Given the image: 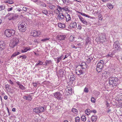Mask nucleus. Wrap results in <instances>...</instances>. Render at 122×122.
I'll list each match as a JSON object with an SVG mask.
<instances>
[{"label":"nucleus","mask_w":122,"mask_h":122,"mask_svg":"<svg viewBox=\"0 0 122 122\" xmlns=\"http://www.w3.org/2000/svg\"><path fill=\"white\" fill-rule=\"evenodd\" d=\"M27 24L22 21L19 22L18 24V28L19 30L22 32L25 31L27 29Z\"/></svg>","instance_id":"obj_1"},{"label":"nucleus","mask_w":122,"mask_h":122,"mask_svg":"<svg viewBox=\"0 0 122 122\" xmlns=\"http://www.w3.org/2000/svg\"><path fill=\"white\" fill-rule=\"evenodd\" d=\"M15 33V30L11 28L6 30L4 32V34L6 37H9L11 36H14Z\"/></svg>","instance_id":"obj_2"},{"label":"nucleus","mask_w":122,"mask_h":122,"mask_svg":"<svg viewBox=\"0 0 122 122\" xmlns=\"http://www.w3.org/2000/svg\"><path fill=\"white\" fill-rule=\"evenodd\" d=\"M118 80L117 77H111L110 78L109 84L110 85H112L113 87L117 85V82Z\"/></svg>","instance_id":"obj_3"},{"label":"nucleus","mask_w":122,"mask_h":122,"mask_svg":"<svg viewBox=\"0 0 122 122\" xmlns=\"http://www.w3.org/2000/svg\"><path fill=\"white\" fill-rule=\"evenodd\" d=\"M46 110V107L45 106L43 107L40 106L34 108L33 111L34 112L36 113H39L43 112Z\"/></svg>","instance_id":"obj_4"},{"label":"nucleus","mask_w":122,"mask_h":122,"mask_svg":"<svg viewBox=\"0 0 122 122\" xmlns=\"http://www.w3.org/2000/svg\"><path fill=\"white\" fill-rule=\"evenodd\" d=\"M19 42L18 39L16 38L15 37L11 41L9 44L10 46V47L13 48L18 45Z\"/></svg>","instance_id":"obj_5"},{"label":"nucleus","mask_w":122,"mask_h":122,"mask_svg":"<svg viewBox=\"0 0 122 122\" xmlns=\"http://www.w3.org/2000/svg\"><path fill=\"white\" fill-rule=\"evenodd\" d=\"M120 44L119 42L117 41H116L114 43L113 45V48H114L117 51H120L121 48L120 46Z\"/></svg>","instance_id":"obj_6"},{"label":"nucleus","mask_w":122,"mask_h":122,"mask_svg":"<svg viewBox=\"0 0 122 122\" xmlns=\"http://www.w3.org/2000/svg\"><path fill=\"white\" fill-rule=\"evenodd\" d=\"M41 33V32L39 31L33 30L31 32L30 34L34 37H37L39 36Z\"/></svg>","instance_id":"obj_7"},{"label":"nucleus","mask_w":122,"mask_h":122,"mask_svg":"<svg viewBox=\"0 0 122 122\" xmlns=\"http://www.w3.org/2000/svg\"><path fill=\"white\" fill-rule=\"evenodd\" d=\"M55 97L59 100H61L62 98V94L59 92H57L54 93Z\"/></svg>","instance_id":"obj_8"},{"label":"nucleus","mask_w":122,"mask_h":122,"mask_svg":"<svg viewBox=\"0 0 122 122\" xmlns=\"http://www.w3.org/2000/svg\"><path fill=\"white\" fill-rule=\"evenodd\" d=\"M70 27V29H71L73 28H76L77 27V25L76 22L72 21L70 24L69 25Z\"/></svg>","instance_id":"obj_9"},{"label":"nucleus","mask_w":122,"mask_h":122,"mask_svg":"<svg viewBox=\"0 0 122 122\" xmlns=\"http://www.w3.org/2000/svg\"><path fill=\"white\" fill-rule=\"evenodd\" d=\"M105 34H102L99 38V40L101 42H104L106 40V37Z\"/></svg>","instance_id":"obj_10"},{"label":"nucleus","mask_w":122,"mask_h":122,"mask_svg":"<svg viewBox=\"0 0 122 122\" xmlns=\"http://www.w3.org/2000/svg\"><path fill=\"white\" fill-rule=\"evenodd\" d=\"M5 48V44L3 41H0V52L2 51Z\"/></svg>","instance_id":"obj_11"},{"label":"nucleus","mask_w":122,"mask_h":122,"mask_svg":"<svg viewBox=\"0 0 122 122\" xmlns=\"http://www.w3.org/2000/svg\"><path fill=\"white\" fill-rule=\"evenodd\" d=\"M76 73L77 75H80L84 73V72L81 70V69H78L77 67L76 69Z\"/></svg>","instance_id":"obj_12"},{"label":"nucleus","mask_w":122,"mask_h":122,"mask_svg":"<svg viewBox=\"0 0 122 122\" xmlns=\"http://www.w3.org/2000/svg\"><path fill=\"white\" fill-rule=\"evenodd\" d=\"M78 17L80 20L84 24L86 25L87 24V22L84 18L80 15H78Z\"/></svg>","instance_id":"obj_13"},{"label":"nucleus","mask_w":122,"mask_h":122,"mask_svg":"<svg viewBox=\"0 0 122 122\" xmlns=\"http://www.w3.org/2000/svg\"><path fill=\"white\" fill-rule=\"evenodd\" d=\"M66 37V36L65 35H59L57 38V39L59 40H64Z\"/></svg>","instance_id":"obj_14"},{"label":"nucleus","mask_w":122,"mask_h":122,"mask_svg":"<svg viewBox=\"0 0 122 122\" xmlns=\"http://www.w3.org/2000/svg\"><path fill=\"white\" fill-rule=\"evenodd\" d=\"M109 72L105 71L102 73V76L106 78H107L109 76Z\"/></svg>","instance_id":"obj_15"},{"label":"nucleus","mask_w":122,"mask_h":122,"mask_svg":"<svg viewBox=\"0 0 122 122\" xmlns=\"http://www.w3.org/2000/svg\"><path fill=\"white\" fill-rule=\"evenodd\" d=\"M81 68L83 69L86 68H87V66L86 63L85 62H82L81 63V64L79 66Z\"/></svg>","instance_id":"obj_16"},{"label":"nucleus","mask_w":122,"mask_h":122,"mask_svg":"<svg viewBox=\"0 0 122 122\" xmlns=\"http://www.w3.org/2000/svg\"><path fill=\"white\" fill-rule=\"evenodd\" d=\"M6 16L7 17L12 16V17L13 19V20L15 19L16 18H17V17H16V16H15L14 14H11L9 13H8L6 15Z\"/></svg>","instance_id":"obj_17"},{"label":"nucleus","mask_w":122,"mask_h":122,"mask_svg":"<svg viewBox=\"0 0 122 122\" xmlns=\"http://www.w3.org/2000/svg\"><path fill=\"white\" fill-rule=\"evenodd\" d=\"M103 61L102 60H101L99 61L97 63V66L103 68L104 65Z\"/></svg>","instance_id":"obj_18"},{"label":"nucleus","mask_w":122,"mask_h":122,"mask_svg":"<svg viewBox=\"0 0 122 122\" xmlns=\"http://www.w3.org/2000/svg\"><path fill=\"white\" fill-rule=\"evenodd\" d=\"M24 99L26 100L30 101L32 99L31 96L30 95H27V96H24L23 97Z\"/></svg>","instance_id":"obj_19"},{"label":"nucleus","mask_w":122,"mask_h":122,"mask_svg":"<svg viewBox=\"0 0 122 122\" xmlns=\"http://www.w3.org/2000/svg\"><path fill=\"white\" fill-rule=\"evenodd\" d=\"M63 57V56L62 55L59 57H58L56 58H55V61H57V63H58L61 61V60Z\"/></svg>","instance_id":"obj_20"},{"label":"nucleus","mask_w":122,"mask_h":122,"mask_svg":"<svg viewBox=\"0 0 122 122\" xmlns=\"http://www.w3.org/2000/svg\"><path fill=\"white\" fill-rule=\"evenodd\" d=\"M57 17L60 20H62L64 19V15L62 13H59Z\"/></svg>","instance_id":"obj_21"},{"label":"nucleus","mask_w":122,"mask_h":122,"mask_svg":"<svg viewBox=\"0 0 122 122\" xmlns=\"http://www.w3.org/2000/svg\"><path fill=\"white\" fill-rule=\"evenodd\" d=\"M65 17L67 22H68L71 20V18L70 15L67 13L66 14V15H65Z\"/></svg>","instance_id":"obj_22"},{"label":"nucleus","mask_w":122,"mask_h":122,"mask_svg":"<svg viewBox=\"0 0 122 122\" xmlns=\"http://www.w3.org/2000/svg\"><path fill=\"white\" fill-rule=\"evenodd\" d=\"M58 5H56V8H55V9L54 10L53 12L54 13L57 14L58 13L59 14V10L58 9Z\"/></svg>","instance_id":"obj_23"},{"label":"nucleus","mask_w":122,"mask_h":122,"mask_svg":"<svg viewBox=\"0 0 122 122\" xmlns=\"http://www.w3.org/2000/svg\"><path fill=\"white\" fill-rule=\"evenodd\" d=\"M97 116L93 115L91 117V119L92 122H95L97 119Z\"/></svg>","instance_id":"obj_24"},{"label":"nucleus","mask_w":122,"mask_h":122,"mask_svg":"<svg viewBox=\"0 0 122 122\" xmlns=\"http://www.w3.org/2000/svg\"><path fill=\"white\" fill-rule=\"evenodd\" d=\"M31 50L30 48H28V47H27L24 49V50H21V52L22 53L25 52L27 51H30Z\"/></svg>","instance_id":"obj_25"},{"label":"nucleus","mask_w":122,"mask_h":122,"mask_svg":"<svg viewBox=\"0 0 122 122\" xmlns=\"http://www.w3.org/2000/svg\"><path fill=\"white\" fill-rule=\"evenodd\" d=\"M107 6L111 10L113 8V6L112 4L110 3H108L107 4Z\"/></svg>","instance_id":"obj_26"},{"label":"nucleus","mask_w":122,"mask_h":122,"mask_svg":"<svg viewBox=\"0 0 122 122\" xmlns=\"http://www.w3.org/2000/svg\"><path fill=\"white\" fill-rule=\"evenodd\" d=\"M58 25L59 27L61 28H63L65 27V25L64 24H62L60 23H58Z\"/></svg>","instance_id":"obj_27"},{"label":"nucleus","mask_w":122,"mask_h":122,"mask_svg":"<svg viewBox=\"0 0 122 122\" xmlns=\"http://www.w3.org/2000/svg\"><path fill=\"white\" fill-rule=\"evenodd\" d=\"M117 97L118 98L119 101L122 100V93H120L119 94H118Z\"/></svg>","instance_id":"obj_28"},{"label":"nucleus","mask_w":122,"mask_h":122,"mask_svg":"<svg viewBox=\"0 0 122 122\" xmlns=\"http://www.w3.org/2000/svg\"><path fill=\"white\" fill-rule=\"evenodd\" d=\"M75 76L73 75H71L70 78V81H74L75 79Z\"/></svg>","instance_id":"obj_29"},{"label":"nucleus","mask_w":122,"mask_h":122,"mask_svg":"<svg viewBox=\"0 0 122 122\" xmlns=\"http://www.w3.org/2000/svg\"><path fill=\"white\" fill-rule=\"evenodd\" d=\"M20 54L19 52L17 51L14 53L11 56V57L13 58V57L15 56Z\"/></svg>","instance_id":"obj_30"},{"label":"nucleus","mask_w":122,"mask_h":122,"mask_svg":"<svg viewBox=\"0 0 122 122\" xmlns=\"http://www.w3.org/2000/svg\"><path fill=\"white\" fill-rule=\"evenodd\" d=\"M81 15L83 16H85L86 17H88V18H90L91 19H93L94 18V17H91V16H89L87 15L86 14H85L84 13H82L81 14Z\"/></svg>","instance_id":"obj_31"},{"label":"nucleus","mask_w":122,"mask_h":122,"mask_svg":"<svg viewBox=\"0 0 122 122\" xmlns=\"http://www.w3.org/2000/svg\"><path fill=\"white\" fill-rule=\"evenodd\" d=\"M43 63L40 61H39L38 63H37L35 66V67H37L38 65H41L43 64Z\"/></svg>","instance_id":"obj_32"},{"label":"nucleus","mask_w":122,"mask_h":122,"mask_svg":"<svg viewBox=\"0 0 122 122\" xmlns=\"http://www.w3.org/2000/svg\"><path fill=\"white\" fill-rule=\"evenodd\" d=\"M49 7L50 9L53 10H54L55 8H56V5H49Z\"/></svg>","instance_id":"obj_33"},{"label":"nucleus","mask_w":122,"mask_h":122,"mask_svg":"<svg viewBox=\"0 0 122 122\" xmlns=\"http://www.w3.org/2000/svg\"><path fill=\"white\" fill-rule=\"evenodd\" d=\"M51 63V60L48 61L47 60L45 62V66H47L48 65L50 64Z\"/></svg>","instance_id":"obj_34"},{"label":"nucleus","mask_w":122,"mask_h":122,"mask_svg":"<svg viewBox=\"0 0 122 122\" xmlns=\"http://www.w3.org/2000/svg\"><path fill=\"white\" fill-rule=\"evenodd\" d=\"M102 68L97 66L96 68V70L97 72H99L102 71Z\"/></svg>","instance_id":"obj_35"},{"label":"nucleus","mask_w":122,"mask_h":122,"mask_svg":"<svg viewBox=\"0 0 122 122\" xmlns=\"http://www.w3.org/2000/svg\"><path fill=\"white\" fill-rule=\"evenodd\" d=\"M113 55L114 53H109V54L106 56L107 57H112L113 56Z\"/></svg>","instance_id":"obj_36"},{"label":"nucleus","mask_w":122,"mask_h":122,"mask_svg":"<svg viewBox=\"0 0 122 122\" xmlns=\"http://www.w3.org/2000/svg\"><path fill=\"white\" fill-rule=\"evenodd\" d=\"M81 119L82 121H85L86 120V118L85 116H82L81 117Z\"/></svg>","instance_id":"obj_37"},{"label":"nucleus","mask_w":122,"mask_h":122,"mask_svg":"<svg viewBox=\"0 0 122 122\" xmlns=\"http://www.w3.org/2000/svg\"><path fill=\"white\" fill-rule=\"evenodd\" d=\"M58 7H59V8H58V9L59 10V13H62V7H61L59 5H58Z\"/></svg>","instance_id":"obj_38"},{"label":"nucleus","mask_w":122,"mask_h":122,"mask_svg":"<svg viewBox=\"0 0 122 122\" xmlns=\"http://www.w3.org/2000/svg\"><path fill=\"white\" fill-rule=\"evenodd\" d=\"M80 118L78 117H77L75 118V121L76 122H79Z\"/></svg>","instance_id":"obj_39"},{"label":"nucleus","mask_w":122,"mask_h":122,"mask_svg":"<svg viewBox=\"0 0 122 122\" xmlns=\"http://www.w3.org/2000/svg\"><path fill=\"white\" fill-rule=\"evenodd\" d=\"M72 111L75 113L76 114L77 113V109L75 108H73L72 109Z\"/></svg>","instance_id":"obj_40"},{"label":"nucleus","mask_w":122,"mask_h":122,"mask_svg":"<svg viewBox=\"0 0 122 122\" xmlns=\"http://www.w3.org/2000/svg\"><path fill=\"white\" fill-rule=\"evenodd\" d=\"M91 111L90 109H88L86 110L85 112L88 113H87V115H88L90 114V113L89 112H91Z\"/></svg>","instance_id":"obj_41"},{"label":"nucleus","mask_w":122,"mask_h":122,"mask_svg":"<svg viewBox=\"0 0 122 122\" xmlns=\"http://www.w3.org/2000/svg\"><path fill=\"white\" fill-rule=\"evenodd\" d=\"M5 8L4 6L0 5V11L4 10L5 9Z\"/></svg>","instance_id":"obj_42"},{"label":"nucleus","mask_w":122,"mask_h":122,"mask_svg":"<svg viewBox=\"0 0 122 122\" xmlns=\"http://www.w3.org/2000/svg\"><path fill=\"white\" fill-rule=\"evenodd\" d=\"M49 39H50L49 38H44V39H41V41H42L45 42V41H47L49 40Z\"/></svg>","instance_id":"obj_43"},{"label":"nucleus","mask_w":122,"mask_h":122,"mask_svg":"<svg viewBox=\"0 0 122 122\" xmlns=\"http://www.w3.org/2000/svg\"><path fill=\"white\" fill-rule=\"evenodd\" d=\"M91 101L93 103H95L96 101V100L94 98L92 97L91 98Z\"/></svg>","instance_id":"obj_44"},{"label":"nucleus","mask_w":122,"mask_h":122,"mask_svg":"<svg viewBox=\"0 0 122 122\" xmlns=\"http://www.w3.org/2000/svg\"><path fill=\"white\" fill-rule=\"evenodd\" d=\"M90 39L89 38H87L86 40V44L90 43Z\"/></svg>","instance_id":"obj_45"},{"label":"nucleus","mask_w":122,"mask_h":122,"mask_svg":"<svg viewBox=\"0 0 122 122\" xmlns=\"http://www.w3.org/2000/svg\"><path fill=\"white\" fill-rule=\"evenodd\" d=\"M42 12L43 13L45 14L46 15H47L48 13V12L46 10H43Z\"/></svg>","instance_id":"obj_46"},{"label":"nucleus","mask_w":122,"mask_h":122,"mask_svg":"<svg viewBox=\"0 0 122 122\" xmlns=\"http://www.w3.org/2000/svg\"><path fill=\"white\" fill-rule=\"evenodd\" d=\"M19 88L22 90H23L25 89V87L22 84L20 85V86H19Z\"/></svg>","instance_id":"obj_47"},{"label":"nucleus","mask_w":122,"mask_h":122,"mask_svg":"<svg viewBox=\"0 0 122 122\" xmlns=\"http://www.w3.org/2000/svg\"><path fill=\"white\" fill-rule=\"evenodd\" d=\"M84 91L85 92H86V93H87L89 91L88 90V89L87 88L85 87L84 89Z\"/></svg>","instance_id":"obj_48"},{"label":"nucleus","mask_w":122,"mask_h":122,"mask_svg":"<svg viewBox=\"0 0 122 122\" xmlns=\"http://www.w3.org/2000/svg\"><path fill=\"white\" fill-rule=\"evenodd\" d=\"M10 87V86L8 84H7L5 85V88L7 89V90L9 89Z\"/></svg>","instance_id":"obj_49"},{"label":"nucleus","mask_w":122,"mask_h":122,"mask_svg":"<svg viewBox=\"0 0 122 122\" xmlns=\"http://www.w3.org/2000/svg\"><path fill=\"white\" fill-rule=\"evenodd\" d=\"M40 5L42 6H43V7H46V5L45 3H42Z\"/></svg>","instance_id":"obj_50"},{"label":"nucleus","mask_w":122,"mask_h":122,"mask_svg":"<svg viewBox=\"0 0 122 122\" xmlns=\"http://www.w3.org/2000/svg\"><path fill=\"white\" fill-rule=\"evenodd\" d=\"M89 57L87 59V61L86 62L88 63H90L91 61H90V59H89Z\"/></svg>","instance_id":"obj_51"},{"label":"nucleus","mask_w":122,"mask_h":122,"mask_svg":"<svg viewBox=\"0 0 122 122\" xmlns=\"http://www.w3.org/2000/svg\"><path fill=\"white\" fill-rule=\"evenodd\" d=\"M77 28L78 29L80 30H81L82 28V27L80 25H79L78 26Z\"/></svg>","instance_id":"obj_52"},{"label":"nucleus","mask_w":122,"mask_h":122,"mask_svg":"<svg viewBox=\"0 0 122 122\" xmlns=\"http://www.w3.org/2000/svg\"><path fill=\"white\" fill-rule=\"evenodd\" d=\"M27 9V8L26 7H24L23 8L22 10H23L25 11H26Z\"/></svg>","instance_id":"obj_53"},{"label":"nucleus","mask_w":122,"mask_h":122,"mask_svg":"<svg viewBox=\"0 0 122 122\" xmlns=\"http://www.w3.org/2000/svg\"><path fill=\"white\" fill-rule=\"evenodd\" d=\"M8 1L9 2L8 3L9 4H11L14 3V2H13L12 0H8Z\"/></svg>","instance_id":"obj_54"},{"label":"nucleus","mask_w":122,"mask_h":122,"mask_svg":"<svg viewBox=\"0 0 122 122\" xmlns=\"http://www.w3.org/2000/svg\"><path fill=\"white\" fill-rule=\"evenodd\" d=\"M64 7V11H66L68 10V9L67 6Z\"/></svg>","instance_id":"obj_55"},{"label":"nucleus","mask_w":122,"mask_h":122,"mask_svg":"<svg viewBox=\"0 0 122 122\" xmlns=\"http://www.w3.org/2000/svg\"><path fill=\"white\" fill-rule=\"evenodd\" d=\"M13 9V8L12 7H11L10 8H8L7 9V10L8 11H10L12 10Z\"/></svg>","instance_id":"obj_56"},{"label":"nucleus","mask_w":122,"mask_h":122,"mask_svg":"<svg viewBox=\"0 0 122 122\" xmlns=\"http://www.w3.org/2000/svg\"><path fill=\"white\" fill-rule=\"evenodd\" d=\"M8 19L9 20H13V19L12 17V16H9Z\"/></svg>","instance_id":"obj_57"},{"label":"nucleus","mask_w":122,"mask_h":122,"mask_svg":"<svg viewBox=\"0 0 122 122\" xmlns=\"http://www.w3.org/2000/svg\"><path fill=\"white\" fill-rule=\"evenodd\" d=\"M89 59H90V61L91 62L92 61V60H93V61H94V60H93V58L91 56H89Z\"/></svg>","instance_id":"obj_58"},{"label":"nucleus","mask_w":122,"mask_h":122,"mask_svg":"<svg viewBox=\"0 0 122 122\" xmlns=\"http://www.w3.org/2000/svg\"><path fill=\"white\" fill-rule=\"evenodd\" d=\"M59 73H60L61 75L62 74L63 75L64 72L63 71L61 70L60 71Z\"/></svg>","instance_id":"obj_59"},{"label":"nucleus","mask_w":122,"mask_h":122,"mask_svg":"<svg viewBox=\"0 0 122 122\" xmlns=\"http://www.w3.org/2000/svg\"><path fill=\"white\" fill-rule=\"evenodd\" d=\"M92 112L94 113H96L97 112L95 110H92L91 111V112Z\"/></svg>","instance_id":"obj_60"},{"label":"nucleus","mask_w":122,"mask_h":122,"mask_svg":"<svg viewBox=\"0 0 122 122\" xmlns=\"http://www.w3.org/2000/svg\"><path fill=\"white\" fill-rule=\"evenodd\" d=\"M16 83L19 86H20L21 85V84L20 83V82L19 81H18L16 82Z\"/></svg>","instance_id":"obj_61"},{"label":"nucleus","mask_w":122,"mask_h":122,"mask_svg":"<svg viewBox=\"0 0 122 122\" xmlns=\"http://www.w3.org/2000/svg\"><path fill=\"white\" fill-rule=\"evenodd\" d=\"M9 82L12 85H13L14 84L13 82L11 80H10Z\"/></svg>","instance_id":"obj_62"},{"label":"nucleus","mask_w":122,"mask_h":122,"mask_svg":"<svg viewBox=\"0 0 122 122\" xmlns=\"http://www.w3.org/2000/svg\"><path fill=\"white\" fill-rule=\"evenodd\" d=\"M8 97L7 96H5L4 97V99L5 100H6L8 99Z\"/></svg>","instance_id":"obj_63"},{"label":"nucleus","mask_w":122,"mask_h":122,"mask_svg":"<svg viewBox=\"0 0 122 122\" xmlns=\"http://www.w3.org/2000/svg\"><path fill=\"white\" fill-rule=\"evenodd\" d=\"M26 58V56L25 55L22 56V59H25Z\"/></svg>","instance_id":"obj_64"}]
</instances>
